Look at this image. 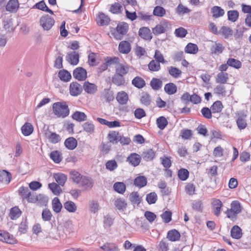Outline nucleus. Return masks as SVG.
Returning a JSON list of instances; mask_svg holds the SVG:
<instances>
[{
    "label": "nucleus",
    "instance_id": "obj_4",
    "mask_svg": "<svg viewBox=\"0 0 251 251\" xmlns=\"http://www.w3.org/2000/svg\"><path fill=\"white\" fill-rule=\"evenodd\" d=\"M54 20L49 15H46L42 16L40 19V24L44 30H50L54 24Z\"/></svg>",
    "mask_w": 251,
    "mask_h": 251
},
{
    "label": "nucleus",
    "instance_id": "obj_20",
    "mask_svg": "<svg viewBox=\"0 0 251 251\" xmlns=\"http://www.w3.org/2000/svg\"><path fill=\"white\" fill-rule=\"evenodd\" d=\"M97 23L100 25H108L110 22V18L103 13H100L97 18Z\"/></svg>",
    "mask_w": 251,
    "mask_h": 251
},
{
    "label": "nucleus",
    "instance_id": "obj_42",
    "mask_svg": "<svg viewBox=\"0 0 251 251\" xmlns=\"http://www.w3.org/2000/svg\"><path fill=\"white\" fill-rule=\"evenodd\" d=\"M168 124L167 119L164 116H161L156 120V124L158 127L161 129H164Z\"/></svg>",
    "mask_w": 251,
    "mask_h": 251
},
{
    "label": "nucleus",
    "instance_id": "obj_23",
    "mask_svg": "<svg viewBox=\"0 0 251 251\" xmlns=\"http://www.w3.org/2000/svg\"><path fill=\"white\" fill-rule=\"evenodd\" d=\"M230 234L233 238L239 239L242 236V230L238 226H234L231 229Z\"/></svg>",
    "mask_w": 251,
    "mask_h": 251
},
{
    "label": "nucleus",
    "instance_id": "obj_58",
    "mask_svg": "<svg viewBox=\"0 0 251 251\" xmlns=\"http://www.w3.org/2000/svg\"><path fill=\"white\" fill-rule=\"evenodd\" d=\"M189 173L186 169H181L178 172V178L182 181L186 180L189 177Z\"/></svg>",
    "mask_w": 251,
    "mask_h": 251
},
{
    "label": "nucleus",
    "instance_id": "obj_63",
    "mask_svg": "<svg viewBox=\"0 0 251 251\" xmlns=\"http://www.w3.org/2000/svg\"><path fill=\"white\" fill-rule=\"evenodd\" d=\"M190 12V10L182 4H179L176 8V12L178 15H184Z\"/></svg>",
    "mask_w": 251,
    "mask_h": 251
},
{
    "label": "nucleus",
    "instance_id": "obj_6",
    "mask_svg": "<svg viewBox=\"0 0 251 251\" xmlns=\"http://www.w3.org/2000/svg\"><path fill=\"white\" fill-rule=\"evenodd\" d=\"M73 76L79 81L84 80L87 78L86 70L82 67H77L74 70Z\"/></svg>",
    "mask_w": 251,
    "mask_h": 251
},
{
    "label": "nucleus",
    "instance_id": "obj_60",
    "mask_svg": "<svg viewBox=\"0 0 251 251\" xmlns=\"http://www.w3.org/2000/svg\"><path fill=\"white\" fill-rule=\"evenodd\" d=\"M169 74L174 78H177L181 75V71L176 67H170L169 69Z\"/></svg>",
    "mask_w": 251,
    "mask_h": 251
},
{
    "label": "nucleus",
    "instance_id": "obj_21",
    "mask_svg": "<svg viewBox=\"0 0 251 251\" xmlns=\"http://www.w3.org/2000/svg\"><path fill=\"white\" fill-rule=\"evenodd\" d=\"M33 126L29 123H25L21 127L22 133L25 136L30 135L33 131Z\"/></svg>",
    "mask_w": 251,
    "mask_h": 251
},
{
    "label": "nucleus",
    "instance_id": "obj_45",
    "mask_svg": "<svg viewBox=\"0 0 251 251\" xmlns=\"http://www.w3.org/2000/svg\"><path fill=\"white\" fill-rule=\"evenodd\" d=\"M129 200L133 205H138L141 202V199L137 192H132L129 195Z\"/></svg>",
    "mask_w": 251,
    "mask_h": 251
},
{
    "label": "nucleus",
    "instance_id": "obj_56",
    "mask_svg": "<svg viewBox=\"0 0 251 251\" xmlns=\"http://www.w3.org/2000/svg\"><path fill=\"white\" fill-rule=\"evenodd\" d=\"M64 208L70 212H75L76 210L75 204L72 201H67L64 204Z\"/></svg>",
    "mask_w": 251,
    "mask_h": 251
},
{
    "label": "nucleus",
    "instance_id": "obj_22",
    "mask_svg": "<svg viewBox=\"0 0 251 251\" xmlns=\"http://www.w3.org/2000/svg\"><path fill=\"white\" fill-rule=\"evenodd\" d=\"M64 144L67 149L73 150L76 147L77 142L75 138L69 137L65 141Z\"/></svg>",
    "mask_w": 251,
    "mask_h": 251
},
{
    "label": "nucleus",
    "instance_id": "obj_41",
    "mask_svg": "<svg viewBox=\"0 0 251 251\" xmlns=\"http://www.w3.org/2000/svg\"><path fill=\"white\" fill-rule=\"evenodd\" d=\"M219 34H221L226 39L232 35V30L228 26H223L219 30Z\"/></svg>",
    "mask_w": 251,
    "mask_h": 251
},
{
    "label": "nucleus",
    "instance_id": "obj_51",
    "mask_svg": "<svg viewBox=\"0 0 251 251\" xmlns=\"http://www.w3.org/2000/svg\"><path fill=\"white\" fill-rule=\"evenodd\" d=\"M227 64L236 69H239L242 66V63L239 60L233 58H229L227 61Z\"/></svg>",
    "mask_w": 251,
    "mask_h": 251
},
{
    "label": "nucleus",
    "instance_id": "obj_44",
    "mask_svg": "<svg viewBox=\"0 0 251 251\" xmlns=\"http://www.w3.org/2000/svg\"><path fill=\"white\" fill-rule=\"evenodd\" d=\"M150 85L154 90H158L161 88L162 82L158 78H153L150 82Z\"/></svg>",
    "mask_w": 251,
    "mask_h": 251
},
{
    "label": "nucleus",
    "instance_id": "obj_32",
    "mask_svg": "<svg viewBox=\"0 0 251 251\" xmlns=\"http://www.w3.org/2000/svg\"><path fill=\"white\" fill-rule=\"evenodd\" d=\"M132 84L138 88H142L145 85V81L140 76H136L132 80Z\"/></svg>",
    "mask_w": 251,
    "mask_h": 251
},
{
    "label": "nucleus",
    "instance_id": "obj_37",
    "mask_svg": "<svg viewBox=\"0 0 251 251\" xmlns=\"http://www.w3.org/2000/svg\"><path fill=\"white\" fill-rule=\"evenodd\" d=\"M186 53L190 54H196L198 51V48L196 44L189 43L185 48Z\"/></svg>",
    "mask_w": 251,
    "mask_h": 251
},
{
    "label": "nucleus",
    "instance_id": "obj_15",
    "mask_svg": "<svg viewBox=\"0 0 251 251\" xmlns=\"http://www.w3.org/2000/svg\"><path fill=\"white\" fill-rule=\"evenodd\" d=\"M84 90L88 94H93L97 91V86L94 83L85 81L83 87Z\"/></svg>",
    "mask_w": 251,
    "mask_h": 251
},
{
    "label": "nucleus",
    "instance_id": "obj_33",
    "mask_svg": "<svg viewBox=\"0 0 251 251\" xmlns=\"http://www.w3.org/2000/svg\"><path fill=\"white\" fill-rule=\"evenodd\" d=\"M155 156V153L152 149H149L144 151L142 154V157L145 161H149L153 159Z\"/></svg>",
    "mask_w": 251,
    "mask_h": 251
},
{
    "label": "nucleus",
    "instance_id": "obj_34",
    "mask_svg": "<svg viewBox=\"0 0 251 251\" xmlns=\"http://www.w3.org/2000/svg\"><path fill=\"white\" fill-rule=\"evenodd\" d=\"M211 13L213 14V17L215 18L222 17L225 14L224 9L218 6H213L211 8Z\"/></svg>",
    "mask_w": 251,
    "mask_h": 251
},
{
    "label": "nucleus",
    "instance_id": "obj_7",
    "mask_svg": "<svg viewBox=\"0 0 251 251\" xmlns=\"http://www.w3.org/2000/svg\"><path fill=\"white\" fill-rule=\"evenodd\" d=\"M138 35L141 38L147 41H151L152 38L151 30L148 27H141L139 30Z\"/></svg>",
    "mask_w": 251,
    "mask_h": 251
},
{
    "label": "nucleus",
    "instance_id": "obj_12",
    "mask_svg": "<svg viewBox=\"0 0 251 251\" xmlns=\"http://www.w3.org/2000/svg\"><path fill=\"white\" fill-rule=\"evenodd\" d=\"M129 66L128 65L119 64L115 68V73L123 76L128 73Z\"/></svg>",
    "mask_w": 251,
    "mask_h": 251
},
{
    "label": "nucleus",
    "instance_id": "obj_30",
    "mask_svg": "<svg viewBox=\"0 0 251 251\" xmlns=\"http://www.w3.org/2000/svg\"><path fill=\"white\" fill-rule=\"evenodd\" d=\"M58 76L62 81L64 82H68L70 81L71 78L70 73L68 71L64 69L59 71Z\"/></svg>",
    "mask_w": 251,
    "mask_h": 251
},
{
    "label": "nucleus",
    "instance_id": "obj_40",
    "mask_svg": "<svg viewBox=\"0 0 251 251\" xmlns=\"http://www.w3.org/2000/svg\"><path fill=\"white\" fill-rule=\"evenodd\" d=\"M52 207L53 210L56 213L61 211L62 205L59 199L57 197L54 198L52 201Z\"/></svg>",
    "mask_w": 251,
    "mask_h": 251
},
{
    "label": "nucleus",
    "instance_id": "obj_59",
    "mask_svg": "<svg viewBox=\"0 0 251 251\" xmlns=\"http://www.w3.org/2000/svg\"><path fill=\"white\" fill-rule=\"evenodd\" d=\"M71 177L73 179V181L77 184L79 183V181L81 179L82 176L80 175L78 172L75 171H72L70 172Z\"/></svg>",
    "mask_w": 251,
    "mask_h": 251
},
{
    "label": "nucleus",
    "instance_id": "obj_49",
    "mask_svg": "<svg viewBox=\"0 0 251 251\" xmlns=\"http://www.w3.org/2000/svg\"><path fill=\"white\" fill-rule=\"evenodd\" d=\"M228 20L232 22H236L239 17V12L235 10H229L227 12Z\"/></svg>",
    "mask_w": 251,
    "mask_h": 251
},
{
    "label": "nucleus",
    "instance_id": "obj_47",
    "mask_svg": "<svg viewBox=\"0 0 251 251\" xmlns=\"http://www.w3.org/2000/svg\"><path fill=\"white\" fill-rule=\"evenodd\" d=\"M153 14L155 16L162 17L165 15L166 10L162 6H156L154 8Z\"/></svg>",
    "mask_w": 251,
    "mask_h": 251
},
{
    "label": "nucleus",
    "instance_id": "obj_64",
    "mask_svg": "<svg viewBox=\"0 0 251 251\" xmlns=\"http://www.w3.org/2000/svg\"><path fill=\"white\" fill-rule=\"evenodd\" d=\"M188 33L186 29L182 27H180L176 29L175 31V34L177 37L184 38Z\"/></svg>",
    "mask_w": 251,
    "mask_h": 251
},
{
    "label": "nucleus",
    "instance_id": "obj_14",
    "mask_svg": "<svg viewBox=\"0 0 251 251\" xmlns=\"http://www.w3.org/2000/svg\"><path fill=\"white\" fill-rule=\"evenodd\" d=\"M19 7L18 0H9L6 5V10L10 12H16Z\"/></svg>",
    "mask_w": 251,
    "mask_h": 251
},
{
    "label": "nucleus",
    "instance_id": "obj_5",
    "mask_svg": "<svg viewBox=\"0 0 251 251\" xmlns=\"http://www.w3.org/2000/svg\"><path fill=\"white\" fill-rule=\"evenodd\" d=\"M94 183V181L91 177L83 176L78 184H80L79 186L81 187L83 190L87 191L93 187Z\"/></svg>",
    "mask_w": 251,
    "mask_h": 251
},
{
    "label": "nucleus",
    "instance_id": "obj_25",
    "mask_svg": "<svg viewBox=\"0 0 251 251\" xmlns=\"http://www.w3.org/2000/svg\"><path fill=\"white\" fill-rule=\"evenodd\" d=\"M100 248L104 251H120L118 246L113 243H106Z\"/></svg>",
    "mask_w": 251,
    "mask_h": 251
},
{
    "label": "nucleus",
    "instance_id": "obj_48",
    "mask_svg": "<svg viewBox=\"0 0 251 251\" xmlns=\"http://www.w3.org/2000/svg\"><path fill=\"white\" fill-rule=\"evenodd\" d=\"M50 157L56 163H60L62 159L60 152L57 151H52Z\"/></svg>",
    "mask_w": 251,
    "mask_h": 251
},
{
    "label": "nucleus",
    "instance_id": "obj_38",
    "mask_svg": "<svg viewBox=\"0 0 251 251\" xmlns=\"http://www.w3.org/2000/svg\"><path fill=\"white\" fill-rule=\"evenodd\" d=\"M36 8L41 10L43 11L49 12L50 14H53V12L49 9L46 5V3L44 0H42L37 3L34 6Z\"/></svg>",
    "mask_w": 251,
    "mask_h": 251
},
{
    "label": "nucleus",
    "instance_id": "obj_1",
    "mask_svg": "<svg viewBox=\"0 0 251 251\" xmlns=\"http://www.w3.org/2000/svg\"><path fill=\"white\" fill-rule=\"evenodd\" d=\"M53 113L58 117L65 118L70 113L68 105L65 102H57L53 104Z\"/></svg>",
    "mask_w": 251,
    "mask_h": 251
},
{
    "label": "nucleus",
    "instance_id": "obj_2",
    "mask_svg": "<svg viewBox=\"0 0 251 251\" xmlns=\"http://www.w3.org/2000/svg\"><path fill=\"white\" fill-rule=\"evenodd\" d=\"M241 212L240 203L237 201H233L231 203V208L226 211L227 218L234 221L236 219V216Z\"/></svg>",
    "mask_w": 251,
    "mask_h": 251
},
{
    "label": "nucleus",
    "instance_id": "obj_11",
    "mask_svg": "<svg viewBox=\"0 0 251 251\" xmlns=\"http://www.w3.org/2000/svg\"><path fill=\"white\" fill-rule=\"evenodd\" d=\"M66 60L71 65H77L79 62V54L78 52L74 51L68 53L66 56Z\"/></svg>",
    "mask_w": 251,
    "mask_h": 251
},
{
    "label": "nucleus",
    "instance_id": "obj_50",
    "mask_svg": "<svg viewBox=\"0 0 251 251\" xmlns=\"http://www.w3.org/2000/svg\"><path fill=\"white\" fill-rule=\"evenodd\" d=\"M149 70L152 72H157L160 69V63L155 60H152L148 64Z\"/></svg>",
    "mask_w": 251,
    "mask_h": 251
},
{
    "label": "nucleus",
    "instance_id": "obj_27",
    "mask_svg": "<svg viewBox=\"0 0 251 251\" xmlns=\"http://www.w3.org/2000/svg\"><path fill=\"white\" fill-rule=\"evenodd\" d=\"M180 237L179 232L176 229H173L168 231L167 238L171 241L179 240Z\"/></svg>",
    "mask_w": 251,
    "mask_h": 251
},
{
    "label": "nucleus",
    "instance_id": "obj_31",
    "mask_svg": "<svg viewBox=\"0 0 251 251\" xmlns=\"http://www.w3.org/2000/svg\"><path fill=\"white\" fill-rule=\"evenodd\" d=\"M72 118L78 122H83L87 120L86 115L82 112L76 111L72 116Z\"/></svg>",
    "mask_w": 251,
    "mask_h": 251
},
{
    "label": "nucleus",
    "instance_id": "obj_28",
    "mask_svg": "<svg viewBox=\"0 0 251 251\" xmlns=\"http://www.w3.org/2000/svg\"><path fill=\"white\" fill-rule=\"evenodd\" d=\"M164 91L168 95H173L177 91V87L174 83H169L164 86Z\"/></svg>",
    "mask_w": 251,
    "mask_h": 251
},
{
    "label": "nucleus",
    "instance_id": "obj_62",
    "mask_svg": "<svg viewBox=\"0 0 251 251\" xmlns=\"http://www.w3.org/2000/svg\"><path fill=\"white\" fill-rule=\"evenodd\" d=\"M49 141L52 144L58 143L61 139L60 135L56 133L52 132L48 136Z\"/></svg>",
    "mask_w": 251,
    "mask_h": 251
},
{
    "label": "nucleus",
    "instance_id": "obj_3",
    "mask_svg": "<svg viewBox=\"0 0 251 251\" xmlns=\"http://www.w3.org/2000/svg\"><path fill=\"white\" fill-rule=\"evenodd\" d=\"M128 29V25L125 22L117 25L116 30L112 33L117 40H121L123 36L126 34Z\"/></svg>",
    "mask_w": 251,
    "mask_h": 251
},
{
    "label": "nucleus",
    "instance_id": "obj_43",
    "mask_svg": "<svg viewBox=\"0 0 251 251\" xmlns=\"http://www.w3.org/2000/svg\"><path fill=\"white\" fill-rule=\"evenodd\" d=\"M82 127L83 130L89 134H92L94 132L95 126L91 122L84 123L82 125Z\"/></svg>",
    "mask_w": 251,
    "mask_h": 251
},
{
    "label": "nucleus",
    "instance_id": "obj_18",
    "mask_svg": "<svg viewBox=\"0 0 251 251\" xmlns=\"http://www.w3.org/2000/svg\"><path fill=\"white\" fill-rule=\"evenodd\" d=\"M116 100L120 104H126L128 100V96L125 91L118 93Z\"/></svg>",
    "mask_w": 251,
    "mask_h": 251
},
{
    "label": "nucleus",
    "instance_id": "obj_46",
    "mask_svg": "<svg viewBox=\"0 0 251 251\" xmlns=\"http://www.w3.org/2000/svg\"><path fill=\"white\" fill-rule=\"evenodd\" d=\"M114 190L120 194H123L126 191V185L124 182H117L114 185Z\"/></svg>",
    "mask_w": 251,
    "mask_h": 251
},
{
    "label": "nucleus",
    "instance_id": "obj_17",
    "mask_svg": "<svg viewBox=\"0 0 251 251\" xmlns=\"http://www.w3.org/2000/svg\"><path fill=\"white\" fill-rule=\"evenodd\" d=\"M32 202H36L40 206L46 205L48 202V198L44 194L36 195V199L30 200Z\"/></svg>",
    "mask_w": 251,
    "mask_h": 251
},
{
    "label": "nucleus",
    "instance_id": "obj_16",
    "mask_svg": "<svg viewBox=\"0 0 251 251\" xmlns=\"http://www.w3.org/2000/svg\"><path fill=\"white\" fill-rule=\"evenodd\" d=\"M112 82L115 85L118 86H121L125 84L126 80L123 76L115 73L112 77Z\"/></svg>",
    "mask_w": 251,
    "mask_h": 251
},
{
    "label": "nucleus",
    "instance_id": "obj_55",
    "mask_svg": "<svg viewBox=\"0 0 251 251\" xmlns=\"http://www.w3.org/2000/svg\"><path fill=\"white\" fill-rule=\"evenodd\" d=\"M11 179V174L7 171L3 170L0 171V182H7L9 183Z\"/></svg>",
    "mask_w": 251,
    "mask_h": 251
},
{
    "label": "nucleus",
    "instance_id": "obj_36",
    "mask_svg": "<svg viewBox=\"0 0 251 251\" xmlns=\"http://www.w3.org/2000/svg\"><path fill=\"white\" fill-rule=\"evenodd\" d=\"M3 26L4 29L7 32H11L14 30L13 28V22L11 18H8L3 21Z\"/></svg>",
    "mask_w": 251,
    "mask_h": 251
},
{
    "label": "nucleus",
    "instance_id": "obj_61",
    "mask_svg": "<svg viewBox=\"0 0 251 251\" xmlns=\"http://www.w3.org/2000/svg\"><path fill=\"white\" fill-rule=\"evenodd\" d=\"M21 214V213L20 209L15 207L11 209L9 216L11 219L14 220L19 217Z\"/></svg>",
    "mask_w": 251,
    "mask_h": 251
},
{
    "label": "nucleus",
    "instance_id": "obj_52",
    "mask_svg": "<svg viewBox=\"0 0 251 251\" xmlns=\"http://www.w3.org/2000/svg\"><path fill=\"white\" fill-rule=\"evenodd\" d=\"M114 204L118 209L122 210L125 209L127 205L125 200L121 198L117 199L115 201Z\"/></svg>",
    "mask_w": 251,
    "mask_h": 251
},
{
    "label": "nucleus",
    "instance_id": "obj_10",
    "mask_svg": "<svg viewBox=\"0 0 251 251\" xmlns=\"http://www.w3.org/2000/svg\"><path fill=\"white\" fill-rule=\"evenodd\" d=\"M0 240L11 244H14L16 241L13 235L7 232H2L1 230H0Z\"/></svg>",
    "mask_w": 251,
    "mask_h": 251
},
{
    "label": "nucleus",
    "instance_id": "obj_54",
    "mask_svg": "<svg viewBox=\"0 0 251 251\" xmlns=\"http://www.w3.org/2000/svg\"><path fill=\"white\" fill-rule=\"evenodd\" d=\"M119 132L115 131L110 132L108 134V138L109 142L116 144L117 143L119 137Z\"/></svg>",
    "mask_w": 251,
    "mask_h": 251
},
{
    "label": "nucleus",
    "instance_id": "obj_9",
    "mask_svg": "<svg viewBox=\"0 0 251 251\" xmlns=\"http://www.w3.org/2000/svg\"><path fill=\"white\" fill-rule=\"evenodd\" d=\"M223 206V204L219 199H214L213 200L212 202V210L216 216L218 217L220 215Z\"/></svg>",
    "mask_w": 251,
    "mask_h": 251
},
{
    "label": "nucleus",
    "instance_id": "obj_29",
    "mask_svg": "<svg viewBox=\"0 0 251 251\" xmlns=\"http://www.w3.org/2000/svg\"><path fill=\"white\" fill-rule=\"evenodd\" d=\"M223 108V104L220 100L215 101L210 107L213 114L221 112Z\"/></svg>",
    "mask_w": 251,
    "mask_h": 251
},
{
    "label": "nucleus",
    "instance_id": "obj_53",
    "mask_svg": "<svg viewBox=\"0 0 251 251\" xmlns=\"http://www.w3.org/2000/svg\"><path fill=\"white\" fill-rule=\"evenodd\" d=\"M49 188L55 195H59L62 192L60 187L55 183H51L49 184Z\"/></svg>",
    "mask_w": 251,
    "mask_h": 251
},
{
    "label": "nucleus",
    "instance_id": "obj_57",
    "mask_svg": "<svg viewBox=\"0 0 251 251\" xmlns=\"http://www.w3.org/2000/svg\"><path fill=\"white\" fill-rule=\"evenodd\" d=\"M157 200V196L155 192H151L146 196V201L149 204H154Z\"/></svg>",
    "mask_w": 251,
    "mask_h": 251
},
{
    "label": "nucleus",
    "instance_id": "obj_39",
    "mask_svg": "<svg viewBox=\"0 0 251 251\" xmlns=\"http://www.w3.org/2000/svg\"><path fill=\"white\" fill-rule=\"evenodd\" d=\"M224 49V47L221 43H215L211 48V51L212 54H219L222 53Z\"/></svg>",
    "mask_w": 251,
    "mask_h": 251
},
{
    "label": "nucleus",
    "instance_id": "obj_26",
    "mask_svg": "<svg viewBox=\"0 0 251 251\" xmlns=\"http://www.w3.org/2000/svg\"><path fill=\"white\" fill-rule=\"evenodd\" d=\"M228 79V74L226 73L220 72L217 74L216 81L218 83L225 84Z\"/></svg>",
    "mask_w": 251,
    "mask_h": 251
},
{
    "label": "nucleus",
    "instance_id": "obj_35",
    "mask_svg": "<svg viewBox=\"0 0 251 251\" xmlns=\"http://www.w3.org/2000/svg\"><path fill=\"white\" fill-rule=\"evenodd\" d=\"M54 178L59 185L63 186L67 180V177L62 173H57L54 175Z\"/></svg>",
    "mask_w": 251,
    "mask_h": 251
},
{
    "label": "nucleus",
    "instance_id": "obj_13",
    "mask_svg": "<svg viewBox=\"0 0 251 251\" xmlns=\"http://www.w3.org/2000/svg\"><path fill=\"white\" fill-rule=\"evenodd\" d=\"M130 44L126 41H121L119 45V51L123 54H128L131 50Z\"/></svg>",
    "mask_w": 251,
    "mask_h": 251
},
{
    "label": "nucleus",
    "instance_id": "obj_8",
    "mask_svg": "<svg viewBox=\"0 0 251 251\" xmlns=\"http://www.w3.org/2000/svg\"><path fill=\"white\" fill-rule=\"evenodd\" d=\"M82 91L81 86L76 82H72L70 85V93L73 96H77L81 94Z\"/></svg>",
    "mask_w": 251,
    "mask_h": 251
},
{
    "label": "nucleus",
    "instance_id": "obj_24",
    "mask_svg": "<svg viewBox=\"0 0 251 251\" xmlns=\"http://www.w3.org/2000/svg\"><path fill=\"white\" fill-rule=\"evenodd\" d=\"M147 179L144 176H139L136 177L134 180V184L139 187L142 188L147 185Z\"/></svg>",
    "mask_w": 251,
    "mask_h": 251
},
{
    "label": "nucleus",
    "instance_id": "obj_19",
    "mask_svg": "<svg viewBox=\"0 0 251 251\" xmlns=\"http://www.w3.org/2000/svg\"><path fill=\"white\" fill-rule=\"evenodd\" d=\"M141 157V156L136 153H131L127 158V160L134 166H138L140 161Z\"/></svg>",
    "mask_w": 251,
    "mask_h": 251
}]
</instances>
